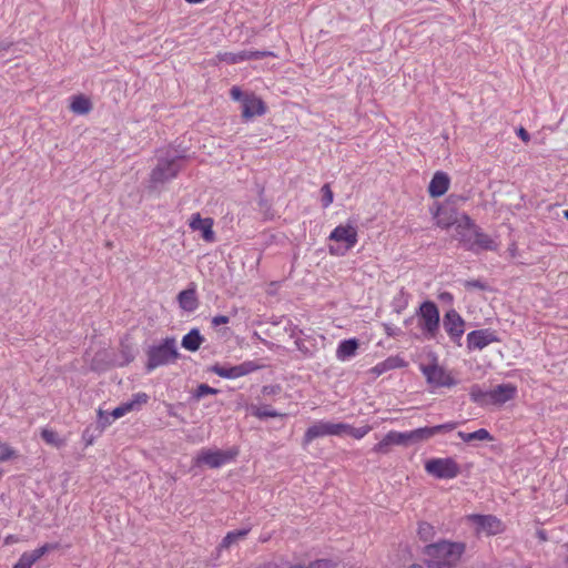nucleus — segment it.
<instances>
[{
	"label": "nucleus",
	"instance_id": "nucleus-1",
	"mask_svg": "<svg viewBox=\"0 0 568 568\" xmlns=\"http://www.w3.org/2000/svg\"><path fill=\"white\" fill-rule=\"evenodd\" d=\"M453 237L469 252L495 251L496 243L476 225L466 214H460L459 222L454 227Z\"/></svg>",
	"mask_w": 568,
	"mask_h": 568
},
{
	"label": "nucleus",
	"instance_id": "nucleus-2",
	"mask_svg": "<svg viewBox=\"0 0 568 568\" xmlns=\"http://www.w3.org/2000/svg\"><path fill=\"white\" fill-rule=\"evenodd\" d=\"M179 348L174 337H166L158 344H153L146 349L145 368L149 372L158 367L173 364L179 359Z\"/></svg>",
	"mask_w": 568,
	"mask_h": 568
},
{
	"label": "nucleus",
	"instance_id": "nucleus-3",
	"mask_svg": "<svg viewBox=\"0 0 568 568\" xmlns=\"http://www.w3.org/2000/svg\"><path fill=\"white\" fill-rule=\"evenodd\" d=\"M418 327L426 341H434L440 329V312L435 302L425 301L416 312Z\"/></svg>",
	"mask_w": 568,
	"mask_h": 568
},
{
	"label": "nucleus",
	"instance_id": "nucleus-4",
	"mask_svg": "<svg viewBox=\"0 0 568 568\" xmlns=\"http://www.w3.org/2000/svg\"><path fill=\"white\" fill-rule=\"evenodd\" d=\"M464 544L454 541H437L426 547V555L436 559L437 565L452 566L464 554Z\"/></svg>",
	"mask_w": 568,
	"mask_h": 568
},
{
	"label": "nucleus",
	"instance_id": "nucleus-5",
	"mask_svg": "<svg viewBox=\"0 0 568 568\" xmlns=\"http://www.w3.org/2000/svg\"><path fill=\"white\" fill-rule=\"evenodd\" d=\"M418 443H423V439H420L416 429L403 433L389 430L376 445L373 446L372 452L375 454H389L394 446L407 447Z\"/></svg>",
	"mask_w": 568,
	"mask_h": 568
},
{
	"label": "nucleus",
	"instance_id": "nucleus-6",
	"mask_svg": "<svg viewBox=\"0 0 568 568\" xmlns=\"http://www.w3.org/2000/svg\"><path fill=\"white\" fill-rule=\"evenodd\" d=\"M425 471L437 479H453L458 477L460 468L453 457H436L425 463Z\"/></svg>",
	"mask_w": 568,
	"mask_h": 568
},
{
	"label": "nucleus",
	"instance_id": "nucleus-7",
	"mask_svg": "<svg viewBox=\"0 0 568 568\" xmlns=\"http://www.w3.org/2000/svg\"><path fill=\"white\" fill-rule=\"evenodd\" d=\"M344 429H347L344 423H332L321 419L307 428L303 436V446H307L311 442L325 436H343Z\"/></svg>",
	"mask_w": 568,
	"mask_h": 568
},
{
	"label": "nucleus",
	"instance_id": "nucleus-8",
	"mask_svg": "<svg viewBox=\"0 0 568 568\" xmlns=\"http://www.w3.org/2000/svg\"><path fill=\"white\" fill-rule=\"evenodd\" d=\"M329 240L332 242H338L344 244V250L339 247L332 246L329 247V252L332 255L342 256L345 252L355 247L357 242V231L354 225H338L333 229L329 234Z\"/></svg>",
	"mask_w": 568,
	"mask_h": 568
},
{
	"label": "nucleus",
	"instance_id": "nucleus-9",
	"mask_svg": "<svg viewBox=\"0 0 568 568\" xmlns=\"http://www.w3.org/2000/svg\"><path fill=\"white\" fill-rule=\"evenodd\" d=\"M180 172V158L162 159L158 161L155 169L152 170L150 181L152 186L163 184L173 180Z\"/></svg>",
	"mask_w": 568,
	"mask_h": 568
},
{
	"label": "nucleus",
	"instance_id": "nucleus-10",
	"mask_svg": "<svg viewBox=\"0 0 568 568\" xmlns=\"http://www.w3.org/2000/svg\"><path fill=\"white\" fill-rule=\"evenodd\" d=\"M419 369H422L426 383L434 387H453L456 384L452 374L437 363L422 364Z\"/></svg>",
	"mask_w": 568,
	"mask_h": 568
},
{
	"label": "nucleus",
	"instance_id": "nucleus-11",
	"mask_svg": "<svg viewBox=\"0 0 568 568\" xmlns=\"http://www.w3.org/2000/svg\"><path fill=\"white\" fill-rule=\"evenodd\" d=\"M236 456V452L204 448L197 453L195 463L197 466L206 465L211 468H219L224 464L232 462Z\"/></svg>",
	"mask_w": 568,
	"mask_h": 568
},
{
	"label": "nucleus",
	"instance_id": "nucleus-12",
	"mask_svg": "<svg viewBox=\"0 0 568 568\" xmlns=\"http://www.w3.org/2000/svg\"><path fill=\"white\" fill-rule=\"evenodd\" d=\"M258 369V365L254 361H247L240 365L229 366L215 364L211 366L210 372L216 374L221 378L237 379Z\"/></svg>",
	"mask_w": 568,
	"mask_h": 568
},
{
	"label": "nucleus",
	"instance_id": "nucleus-13",
	"mask_svg": "<svg viewBox=\"0 0 568 568\" xmlns=\"http://www.w3.org/2000/svg\"><path fill=\"white\" fill-rule=\"evenodd\" d=\"M443 327L454 343L459 344L465 334V321L454 307L448 308L443 316Z\"/></svg>",
	"mask_w": 568,
	"mask_h": 568
},
{
	"label": "nucleus",
	"instance_id": "nucleus-14",
	"mask_svg": "<svg viewBox=\"0 0 568 568\" xmlns=\"http://www.w3.org/2000/svg\"><path fill=\"white\" fill-rule=\"evenodd\" d=\"M477 534L495 535L501 531L500 520L493 515L473 514L468 517Z\"/></svg>",
	"mask_w": 568,
	"mask_h": 568
},
{
	"label": "nucleus",
	"instance_id": "nucleus-15",
	"mask_svg": "<svg viewBox=\"0 0 568 568\" xmlns=\"http://www.w3.org/2000/svg\"><path fill=\"white\" fill-rule=\"evenodd\" d=\"M498 341V336L495 334V332L489 329L473 331L466 335V344H468V349H483Z\"/></svg>",
	"mask_w": 568,
	"mask_h": 568
},
{
	"label": "nucleus",
	"instance_id": "nucleus-16",
	"mask_svg": "<svg viewBox=\"0 0 568 568\" xmlns=\"http://www.w3.org/2000/svg\"><path fill=\"white\" fill-rule=\"evenodd\" d=\"M266 113V105L260 97L254 94H245L242 102V118L248 121L255 116H261Z\"/></svg>",
	"mask_w": 568,
	"mask_h": 568
},
{
	"label": "nucleus",
	"instance_id": "nucleus-17",
	"mask_svg": "<svg viewBox=\"0 0 568 568\" xmlns=\"http://www.w3.org/2000/svg\"><path fill=\"white\" fill-rule=\"evenodd\" d=\"M517 395V386L511 383L500 384L489 389L490 405L500 406Z\"/></svg>",
	"mask_w": 568,
	"mask_h": 568
},
{
	"label": "nucleus",
	"instance_id": "nucleus-18",
	"mask_svg": "<svg viewBox=\"0 0 568 568\" xmlns=\"http://www.w3.org/2000/svg\"><path fill=\"white\" fill-rule=\"evenodd\" d=\"M214 222L211 217H201L199 213H193L190 220L192 231L202 233L203 241L211 243L215 241V233L212 230Z\"/></svg>",
	"mask_w": 568,
	"mask_h": 568
},
{
	"label": "nucleus",
	"instance_id": "nucleus-19",
	"mask_svg": "<svg viewBox=\"0 0 568 568\" xmlns=\"http://www.w3.org/2000/svg\"><path fill=\"white\" fill-rule=\"evenodd\" d=\"M53 548L54 547L52 545L45 544L36 548L33 551H24L12 568H31L39 561V559L42 558L43 555L51 551Z\"/></svg>",
	"mask_w": 568,
	"mask_h": 568
},
{
	"label": "nucleus",
	"instance_id": "nucleus-20",
	"mask_svg": "<svg viewBox=\"0 0 568 568\" xmlns=\"http://www.w3.org/2000/svg\"><path fill=\"white\" fill-rule=\"evenodd\" d=\"M459 426V422H447L444 424L430 426V427H422L417 428V434L422 437V440L425 442L432 438L435 435L446 434L452 430H455L456 427Z\"/></svg>",
	"mask_w": 568,
	"mask_h": 568
},
{
	"label": "nucleus",
	"instance_id": "nucleus-21",
	"mask_svg": "<svg viewBox=\"0 0 568 568\" xmlns=\"http://www.w3.org/2000/svg\"><path fill=\"white\" fill-rule=\"evenodd\" d=\"M449 186L448 175L442 171H437L429 182L428 192L432 197L443 196Z\"/></svg>",
	"mask_w": 568,
	"mask_h": 568
},
{
	"label": "nucleus",
	"instance_id": "nucleus-22",
	"mask_svg": "<svg viewBox=\"0 0 568 568\" xmlns=\"http://www.w3.org/2000/svg\"><path fill=\"white\" fill-rule=\"evenodd\" d=\"M359 343L356 338L343 339L338 343L336 348V358L341 362H346L356 355Z\"/></svg>",
	"mask_w": 568,
	"mask_h": 568
},
{
	"label": "nucleus",
	"instance_id": "nucleus-23",
	"mask_svg": "<svg viewBox=\"0 0 568 568\" xmlns=\"http://www.w3.org/2000/svg\"><path fill=\"white\" fill-rule=\"evenodd\" d=\"M204 337L200 334L197 328H192L187 334L182 336L181 346L182 348L196 352L203 344Z\"/></svg>",
	"mask_w": 568,
	"mask_h": 568
},
{
	"label": "nucleus",
	"instance_id": "nucleus-24",
	"mask_svg": "<svg viewBox=\"0 0 568 568\" xmlns=\"http://www.w3.org/2000/svg\"><path fill=\"white\" fill-rule=\"evenodd\" d=\"M460 215L456 214L453 210L439 209L436 213V225L442 229L450 226L456 227L459 222Z\"/></svg>",
	"mask_w": 568,
	"mask_h": 568
},
{
	"label": "nucleus",
	"instance_id": "nucleus-25",
	"mask_svg": "<svg viewBox=\"0 0 568 568\" xmlns=\"http://www.w3.org/2000/svg\"><path fill=\"white\" fill-rule=\"evenodd\" d=\"M179 305L185 312H195L197 308L196 291L194 288H186L179 293Z\"/></svg>",
	"mask_w": 568,
	"mask_h": 568
},
{
	"label": "nucleus",
	"instance_id": "nucleus-26",
	"mask_svg": "<svg viewBox=\"0 0 568 568\" xmlns=\"http://www.w3.org/2000/svg\"><path fill=\"white\" fill-rule=\"evenodd\" d=\"M150 399V396H148L144 392H138L133 394L131 400L123 402L118 407L125 410L126 414L131 412H138L140 410L141 406L145 405L148 400Z\"/></svg>",
	"mask_w": 568,
	"mask_h": 568
},
{
	"label": "nucleus",
	"instance_id": "nucleus-27",
	"mask_svg": "<svg viewBox=\"0 0 568 568\" xmlns=\"http://www.w3.org/2000/svg\"><path fill=\"white\" fill-rule=\"evenodd\" d=\"M70 110L74 114H88L92 110V103L85 95H75L71 100Z\"/></svg>",
	"mask_w": 568,
	"mask_h": 568
},
{
	"label": "nucleus",
	"instance_id": "nucleus-28",
	"mask_svg": "<svg viewBox=\"0 0 568 568\" xmlns=\"http://www.w3.org/2000/svg\"><path fill=\"white\" fill-rule=\"evenodd\" d=\"M470 399L473 403L480 406H489L490 405V396L489 390H484L481 386L475 385L470 387Z\"/></svg>",
	"mask_w": 568,
	"mask_h": 568
},
{
	"label": "nucleus",
	"instance_id": "nucleus-29",
	"mask_svg": "<svg viewBox=\"0 0 568 568\" xmlns=\"http://www.w3.org/2000/svg\"><path fill=\"white\" fill-rule=\"evenodd\" d=\"M459 439L464 440V443H471L473 440L478 442H490L491 436L486 429H478L473 433L458 432Z\"/></svg>",
	"mask_w": 568,
	"mask_h": 568
},
{
	"label": "nucleus",
	"instance_id": "nucleus-30",
	"mask_svg": "<svg viewBox=\"0 0 568 568\" xmlns=\"http://www.w3.org/2000/svg\"><path fill=\"white\" fill-rule=\"evenodd\" d=\"M248 532L250 528H242L227 532L226 536L222 538L220 548H230V546L235 544L237 540L244 539Z\"/></svg>",
	"mask_w": 568,
	"mask_h": 568
},
{
	"label": "nucleus",
	"instance_id": "nucleus-31",
	"mask_svg": "<svg viewBox=\"0 0 568 568\" xmlns=\"http://www.w3.org/2000/svg\"><path fill=\"white\" fill-rule=\"evenodd\" d=\"M347 429H344V435H351L356 440H361L364 438L367 434L371 433L372 426L371 425H364L358 428H355L348 424H346Z\"/></svg>",
	"mask_w": 568,
	"mask_h": 568
},
{
	"label": "nucleus",
	"instance_id": "nucleus-32",
	"mask_svg": "<svg viewBox=\"0 0 568 568\" xmlns=\"http://www.w3.org/2000/svg\"><path fill=\"white\" fill-rule=\"evenodd\" d=\"M41 438L44 440L48 445H53L55 447H60L63 445V439L58 436L55 432L52 429H42L41 432Z\"/></svg>",
	"mask_w": 568,
	"mask_h": 568
},
{
	"label": "nucleus",
	"instance_id": "nucleus-33",
	"mask_svg": "<svg viewBox=\"0 0 568 568\" xmlns=\"http://www.w3.org/2000/svg\"><path fill=\"white\" fill-rule=\"evenodd\" d=\"M253 415L261 419L262 418H273V417L280 416V414L276 413V410L270 406L255 407L253 410Z\"/></svg>",
	"mask_w": 568,
	"mask_h": 568
},
{
	"label": "nucleus",
	"instance_id": "nucleus-34",
	"mask_svg": "<svg viewBox=\"0 0 568 568\" xmlns=\"http://www.w3.org/2000/svg\"><path fill=\"white\" fill-rule=\"evenodd\" d=\"M321 193H322V200H321L322 207L328 209L333 202V193H332L329 184L322 185Z\"/></svg>",
	"mask_w": 568,
	"mask_h": 568
},
{
	"label": "nucleus",
	"instance_id": "nucleus-35",
	"mask_svg": "<svg viewBox=\"0 0 568 568\" xmlns=\"http://www.w3.org/2000/svg\"><path fill=\"white\" fill-rule=\"evenodd\" d=\"M245 58V61L253 60V59H263L266 57H274L272 52L268 51H253V50H245L242 51Z\"/></svg>",
	"mask_w": 568,
	"mask_h": 568
},
{
	"label": "nucleus",
	"instance_id": "nucleus-36",
	"mask_svg": "<svg viewBox=\"0 0 568 568\" xmlns=\"http://www.w3.org/2000/svg\"><path fill=\"white\" fill-rule=\"evenodd\" d=\"M217 393V389H215L214 387H211L210 385L207 384H201L197 386L196 388V392H195V397L197 399L204 397V396H207V395H214Z\"/></svg>",
	"mask_w": 568,
	"mask_h": 568
},
{
	"label": "nucleus",
	"instance_id": "nucleus-37",
	"mask_svg": "<svg viewBox=\"0 0 568 568\" xmlns=\"http://www.w3.org/2000/svg\"><path fill=\"white\" fill-rule=\"evenodd\" d=\"M418 535L424 541H427L433 536V527L430 524L422 523L418 525Z\"/></svg>",
	"mask_w": 568,
	"mask_h": 568
},
{
	"label": "nucleus",
	"instance_id": "nucleus-38",
	"mask_svg": "<svg viewBox=\"0 0 568 568\" xmlns=\"http://www.w3.org/2000/svg\"><path fill=\"white\" fill-rule=\"evenodd\" d=\"M221 59H222V61H225V62L231 63V64L242 63V62L245 61L243 52L226 53V54L222 55Z\"/></svg>",
	"mask_w": 568,
	"mask_h": 568
},
{
	"label": "nucleus",
	"instance_id": "nucleus-39",
	"mask_svg": "<svg viewBox=\"0 0 568 568\" xmlns=\"http://www.w3.org/2000/svg\"><path fill=\"white\" fill-rule=\"evenodd\" d=\"M14 456V452L9 445L0 443V462H6Z\"/></svg>",
	"mask_w": 568,
	"mask_h": 568
},
{
	"label": "nucleus",
	"instance_id": "nucleus-40",
	"mask_svg": "<svg viewBox=\"0 0 568 568\" xmlns=\"http://www.w3.org/2000/svg\"><path fill=\"white\" fill-rule=\"evenodd\" d=\"M437 300H439V302L443 303L444 305H448V306H450V308L453 307V304H454L453 293L447 292V291L440 292L439 294H437Z\"/></svg>",
	"mask_w": 568,
	"mask_h": 568
},
{
	"label": "nucleus",
	"instance_id": "nucleus-41",
	"mask_svg": "<svg viewBox=\"0 0 568 568\" xmlns=\"http://www.w3.org/2000/svg\"><path fill=\"white\" fill-rule=\"evenodd\" d=\"M383 327H384V332H385V334H387V336L395 337V336L400 335V328L393 324L384 323Z\"/></svg>",
	"mask_w": 568,
	"mask_h": 568
},
{
	"label": "nucleus",
	"instance_id": "nucleus-42",
	"mask_svg": "<svg viewBox=\"0 0 568 568\" xmlns=\"http://www.w3.org/2000/svg\"><path fill=\"white\" fill-rule=\"evenodd\" d=\"M464 285L468 290H470V288L486 290L487 288V285L484 284L483 282H480L479 280H468V281H465Z\"/></svg>",
	"mask_w": 568,
	"mask_h": 568
},
{
	"label": "nucleus",
	"instance_id": "nucleus-43",
	"mask_svg": "<svg viewBox=\"0 0 568 568\" xmlns=\"http://www.w3.org/2000/svg\"><path fill=\"white\" fill-rule=\"evenodd\" d=\"M229 323V316L220 315L211 318V326L220 327Z\"/></svg>",
	"mask_w": 568,
	"mask_h": 568
},
{
	"label": "nucleus",
	"instance_id": "nucleus-44",
	"mask_svg": "<svg viewBox=\"0 0 568 568\" xmlns=\"http://www.w3.org/2000/svg\"><path fill=\"white\" fill-rule=\"evenodd\" d=\"M231 97L233 101L243 102V98L245 97V94H243L239 87L233 85L231 89Z\"/></svg>",
	"mask_w": 568,
	"mask_h": 568
},
{
	"label": "nucleus",
	"instance_id": "nucleus-45",
	"mask_svg": "<svg viewBox=\"0 0 568 568\" xmlns=\"http://www.w3.org/2000/svg\"><path fill=\"white\" fill-rule=\"evenodd\" d=\"M403 365H404V363L400 358H389V359L385 361V363H384L385 368L402 367Z\"/></svg>",
	"mask_w": 568,
	"mask_h": 568
},
{
	"label": "nucleus",
	"instance_id": "nucleus-46",
	"mask_svg": "<svg viewBox=\"0 0 568 568\" xmlns=\"http://www.w3.org/2000/svg\"><path fill=\"white\" fill-rule=\"evenodd\" d=\"M517 136L518 139L523 140L524 143H528L529 142V133L524 129V128H519L517 129Z\"/></svg>",
	"mask_w": 568,
	"mask_h": 568
},
{
	"label": "nucleus",
	"instance_id": "nucleus-47",
	"mask_svg": "<svg viewBox=\"0 0 568 568\" xmlns=\"http://www.w3.org/2000/svg\"><path fill=\"white\" fill-rule=\"evenodd\" d=\"M125 415H128V414H126V413H124V410H123V409H121V407H120V406H116V407L114 408V410H113V412H111V416H113V419H114V420H115V419H118V418H121L122 416H125Z\"/></svg>",
	"mask_w": 568,
	"mask_h": 568
},
{
	"label": "nucleus",
	"instance_id": "nucleus-48",
	"mask_svg": "<svg viewBox=\"0 0 568 568\" xmlns=\"http://www.w3.org/2000/svg\"><path fill=\"white\" fill-rule=\"evenodd\" d=\"M187 3H201L204 0H185Z\"/></svg>",
	"mask_w": 568,
	"mask_h": 568
},
{
	"label": "nucleus",
	"instance_id": "nucleus-49",
	"mask_svg": "<svg viewBox=\"0 0 568 568\" xmlns=\"http://www.w3.org/2000/svg\"><path fill=\"white\" fill-rule=\"evenodd\" d=\"M564 217L568 221V210L564 211Z\"/></svg>",
	"mask_w": 568,
	"mask_h": 568
},
{
	"label": "nucleus",
	"instance_id": "nucleus-50",
	"mask_svg": "<svg viewBox=\"0 0 568 568\" xmlns=\"http://www.w3.org/2000/svg\"><path fill=\"white\" fill-rule=\"evenodd\" d=\"M566 504L568 505V494L566 495Z\"/></svg>",
	"mask_w": 568,
	"mask_h": 568
},
{
	"label": "nucleus",
	"instance_id": "nucleus-51",
	"mask_svg": "<svg viewBox=\"0 0 568 568\" xmlns=\"http://www.w3.org/2000/svg\"><path fill=\"white\" fill-rule=\"evenodd\" d=\"M1 475H2V473H1V470H0V477H1Z\"/></svg>",
	"mask_w": 568,
	"mask_h": 568
}]
</instances>
